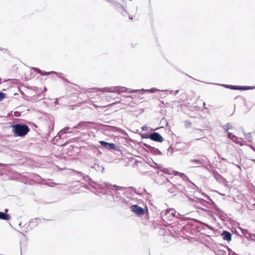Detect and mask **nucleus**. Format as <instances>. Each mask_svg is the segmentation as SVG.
Listing matches in <instances>:
<instances>
[{"mask_svg": "<svg viewBox=\"0 0 255 255\" xmlns=\"http://www.w3.org/2000/svg\"><path fill=\"white\" fill-rule=\"evenodd\" d=\"M14 134L18 136L25 135L29 131V127L24 124H16L11 126Z\"/></svg>", "mask_w": 255, "mask_h": 255, "instance_id": "nucleus-1", "label": "nucleus"}, {"mask_svg": "<svg viewBox=\"0 0 255 255\" xmlns=\"http://www.w3.org/2000/svg\"><path fill=\"white\" fill-rule=\"evenodd\" d=\"M130 208L131 211L137 216H142L145 214V210L137 205H131Z\"/></svg>", "mask_w": 255, "mask_h": 255, "instance_id": "nucleus-2", "label": "nucleus"}, {"mask_svg": "<svg viewBox=\"0 0 255 255\" xmlns=\"http://www.w3.org/2000/svg\"><path fill=\"white\" fill-rule=\"evenodd\" d=\"M224 87L229 88L233 90H248L250 89H254L255 88L254 87L252 86H232V85H228L224 84Z\"/></svg>", "mask_w": 255, "mask_h": 255, "instance_id": "nucleus-3", "label": "nucleus"}, {"mask_svg": "<svg viewBox=\"0 0 255 255\" xmlns=\"http://www.w3.org/2000/svg\"><path fill=\"white\" fill-rule=\"evenodd\" d=\"M100 143L101 145L105 148L109 149H114V150H117V146L115 145V144L113 143H109L105 141H100Z\"/></svg>", "mask_w": 255, "mask_h": 255, "instance_id": "nucleus-4", "label": "nucleus"}, {"mask_svg": "<svg viewBox=\"0 0 255 255\" xmlns=\"http://www.w3.org/2000/svg\"><path fill=\"white\" fill-rule=\"evenodd\" d=\"M151 138L150 139L156 141L161 142L163 141V138L162 136L158 132H154L151 133Z\"/></svg>", "mask_w": 255, "mask_h": 255, "instance_id": "nucleus-5", "label": "nucleus"}, {"mask_svg": "<svg viewBox=\"0 0 255 255\" xmlns=\"http://www.w3.org/2000/svg\"><path fill=\"white\" fill-rule=\"evenodd\" d=\"M10 218V216L4 212H0V219L3 220H9Z\"/></svg>", "mask_w": 255, "mask_h": 255, "instance_id": "nucleus-6", "label": "nucleus"}, {"mask_svg": "<svg viewBox=\"0 0 255 255\" xmlns=\"http://www.w3.org/2000/svg\"><path fill=\"white\" fill-rule=\"evenodd\" d=\"M232 234L228 231H224V240H227L228 242L231 241Z\"/></svg>", "mask_w": 255, "mask_h": 255, "instance_id": "nucleus-7", "label": "nucleus"}, {"mask_svg": "<svg viewBox=\"0 0 255 255\" xmlns=\"http://www.w3.org/2000/svg\"><path fill=\"white\" fill-rule=\"evenodd\" d=\"M34 69L35 71H36L37 73L41 74L42 75H47L50 74L51 73H56V72L54 71L42 73L41 70L37 68H34Z\"/></svg>", "mask_w": 255, "mask_h": 255, "instance_id": "nucleus-8", "label": "nucleus"}, {"mask_svg": "<svg viewBox=\"0 0 255 255\" xmlns=\"http://www.w3.org/2000/svg\"><path fill=\"white\" fill-rule=\"evenodd\" d=\"M171 214L172 217L176 216V211L174 209H170L166 211L165 215Z\"/></svg>", "mask_w": 255, "mask_h": 255, "instance_id": "nucleus-9", "label": "nucleus"}, {"mask_svg": "<svg viewBox=\"0 0 255 255\" xmlns=\"http://www.w3.org/2000/svg\"><path fill=\"white\" fill-rule=\"evenodd\" d=\"M201 163V161L199 159H193L190 161V166L192 167H195V164H200Z\"/></svg>", "mask_w": 255, "mask_h": 255, "instance_id": "nucleus-10", "label": "nucleus"}, {"mask_svg": "<svg viewBox=\"0 0 255 255\" xmlns=\"http://www.w3.org/2000/svg\"><path fill=\"white\" fill-rule=\"evenodd\" d=\"M228 136L229 138L231 139L233 141H235L237 139V137L235 135L233 134L232 133L229 132Z\"/></svg>", "mask_w": 255, "mask_h": 255, "instance_id": "nucleus-11", "label": "nucleus"}, {"mask_svg": "<svg viewBox=\"0 0 255 255\" xmlns=\"http://www.w3.org/2000/svg\"><path fill=\"white\" fill-rule=\"evenodd\" d=\"M69 129V127H66L64 128H63L62 129H61L59 132V134H64V133H66L67 132V130L68 129Z\"/></svg>", "mask_w": 255, "mask_h": 255, "instance_id": "nucleus-12", "label": "nucleus"}, {"mask_svg": "<svg viewBox=\"0 0 255 255\" xmlns=\"http://www.w3.org/2000/svg\"><path fill=\"white\" fill-rule=\"evenodd\" d=\"M141 90H144L143 89H142ZM159 91V90L156 89V88H151L150 89H148V90H145V91H147V92H151V93H154L156 91Z\"/></svg>", "mask_w": 255, "mask_h": 255, "instance_id": "nucleus-13", "label": "nucleus"}, {"mask_svg": "<svg viewBox=\"0 0 255 255\" xmlns=\"http://www.w3.org/2000/svg\"><path fill=\"white\" fill-rule=\"evenodd\" d=\"M151 133H144L142 135V138H149L150 139L151 138Z\"/></svg>", "mask_w": 255, "mask_h": 255, "instance_id": "nucleus-14", "label": "nucleus"}, {"mask_svg": "<svg viewBox=\"0 0 255 255\" xmlns=\"http://www.w3.org/2000/svg\"><path fill=\"white\" fill-rule=\"evenodd\" d=\"M5 97V94L0 92V101H2Z\"/></svg>", "mask_w": 255, "mask_h": 255, "instance_id": "nucleus-15", "label": "nucleus"}, {"mask_svg": "<svg viewBox=\"0 0 255 255\" xmlns=\"http://www.w3.org/2000/svg\"><path fill=\"white\" fill-rule=\"evenodd\" d=\"M85 122H80L77 126L74 127L73 128H76L80 127H82L85 125Z\"/></svg>", "mask_w": 255, "mask_h": 255, "instance_id": "nucleus-16", "label": "nucleus"}, {"mask_svg": "<svg viewBox=\"0 0 255 255\" xmlns=\"http://www.w3.org/2000/svg\"><path fill=\"white\" fill-rule=\"evenodd\" d=\"M120 200L121 201L122 203L124 205H126L127 204V201L125 199L120 197Z\"/></svg>", "mask_w": 255, "mask_h": 255, "instance_id": "nucleus-17", "label": "nucleus"}, {"mask_svg": "<svg viewBox=\"0 0 255 255\" xmlns=\"http://www.w3.org/2000/svg\"><path fill=\"white\" fill-rule=\"evenodd\" d=\"M179 176L181 178H182L183 179H188L187 176L185 174H184V173H180V174H179Z\"/></svg>", "mask_w": 255, "mask_h": 255, "instance_id": "nucleus-18", "label": "nucleus"}, {"mask_svg": "<svg viewBox=\"0 0 255 255\" xmlns=\"http://www.w3.org/2000/svg\"><path fill=\"white\" fill-rule=\"evenodd\" d=\"M141 129L143 131H147L148 130V127L146 126H143L142 127Z\"/></svg>", "mask_w": 255, "mask_h": 255, "instance_id": "nucleus-19", "label": "nucleus"}, {"mask_svg": "<svg viewBox=\"0 0 255 255\" xmlns=\"http://www.w3.org/2000/svg\"><path fill=\"white\" fill-rule=\"evenodd\" d=\"M227 129H229L230 128H232V126L230 124H228L227 125Z\"/></svg>", "mask_w": 255, "mask_h": 255, "instance_id": "nucleus-20", "label": "nucleus"}, {"mask_svg": "<svg viewBox=\"0 0 255 255\" xmlns=\"http://www.w3.org/2000/svg\"><path fill=\"white\" fill-rule=\"evenodd\" d=\"M140 91V90H133L131 91L130 92V93H136V92H138V91Z\"/></svg>", "mask_w": 255, "mask_h": 255, "instance_id": "nucleus-21", "label": "nucleus"}, {"mask_svg": "<svg viewBox=\"0 0 255 255\" xmlns=\"http://www.w3.org/2000/svg\"><path fill=\"white\" fill-rule=\"evenodd\" d=\"M162 171L163 172H164V173H167L168 170L167 169H166V168H164L162 170Z\"/></svg>", "mask_w": 255, "mask_h": 255, "instance_id": "nucleus-22", "label": "nucleus"}, {"mask_svg": "<svg viewBox=\"0 0 255 255\" xmlns=\"http://www.w3.org/2000/svg\"><path fill=\"white\" fill-rule=\"evenodd\" d=\"M179 174H180V172H178V171H175V173H174V175H175V176H176V175H179Z\"/></svg>", "mask_w": 255, "mask_h": 255, "instance_id": "nucleus-23", "label": "nucleus"}, {"mask_svg": "<svg viewBox=\"0 0 255 255\" xmlns=\"http://www.w3.org/2000/svg\"><path fill=\"white\" fill-rule=\"evenodd\" d=\"M61 134H59V132H58V134H57V135L56 136V137H58L59 138H60V137H61Z\"/></svg>", "mask_w": 255, "mask_h": 255, "instance_id": "nucleus-24", "label": "nucleus"}, {"mask_svg": "<svg viewBox=\"0 0 255 255\" xmlns=\"http://www.w3.org/2000/svg\"><path fill=\"white\" fill-rule=\"evenodd\" d=\"M155 150L157 152L159 153H161V152L157 149V148H156L155 149Z\"/></svg>", "mask_w": 255, "mask_h": 255, "instance_id": "nucleus-25", "label": "nucleus"}, {"mask_svg": "<svg viewBox=\"0 0 255 255\" xmlns=\"http://www.w3.org/2000/svg\"><path fill=\"white\" fill-rule=\"evenodd\" d=\"M180 216V214H179L178 213H177V215H176V216L177 218H179V216Z\"/></svg>", "mask_w": 255, "mask_h": 255, "instance_id": "nucleus-26", "label": "nucleus"}, {"mask_svg": "<svg viewBox=\"0 0 255 255\" xmlns=\"http://www.w3.org/2000/svg\"><path fill=\"white\" fill-rule=\"evenodd\" d=\"M178 92H179V90H176V91H175V95L177 94H178Z\"/></svg>", "mask_w": 255, "mask_h": 255, "instance_id": "nucleus-27", "label": "nucleus"}, {"mask_svg": "<svg viewBox=\"0 0 255 255\" xmlns=\"http://www.w3.org/2000/svg\"><path fill=\"white\" fill-rule=\"evenodd\" d=\"M46 90H47L46 88V87H45V88H44V91H46Z\"/></svg>", "mask_w": 255, "mask_h": 255, "instance_id": "nucleus-28", "label": "nucleus"}, {"mask_svg": "<svg viewBox=\"0 0 255 255\" xmlns=\"http://www.w3.org/2000/svg\"><path fill=\"white\" fill-rule=\"evenodd\" d=\"M7 211H8V209H5V212H7Z\"/></svg>", "mask_w": 255, "mask_h": 255, "instance_id": "nucleus-29", "label": "nucleus"}, {"mask_svg": "<svg viewBox=\"0 0 255 255\" xmlns=\"http://www.w3.org/2000/svg\"><path fill=\"white\" fill-rule=\"evenodd\" d=\"M14 116H17L16 114V113H15Z\"/></svg>", "mask_w": 255, "mask_h": 255, "instance_id": "nucleus-30", "label": "nucleus"}]
</instances>
